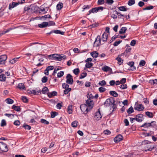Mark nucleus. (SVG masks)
Segmentation results:
<instances>
[{
    "instance_id": "obj_64",
    "label": "nucleus",
    "mask_w": 157,
    "mask_h": 157,
    "mask_svg": "<svg viewBox=\"0 0 157 157\" xmlns=\"http://www.w3.org/2000/svg\"><path fill=\"white\" fill-rule=\"evenodd\" d=\"M96 8L97 12L99 11H102L104 9V7L102 6H99Z\"/></svg>"
},
{
    "instance_id": "obj_35",
    "label": "nucleus",
    "mask_w": 157,
    "mask_h": 157,
    "mask_svg": "<svg viewBox=\"0 0 157 157\" xmlns=\"http://www.w3.org/2000/svg\"><path fill=\"white\" fill-rule=\"evenodd\" d=\"M48 91V89L47 87H44L42 90V92L43 94H45Z\"/></svg>"
},
{
    "instance_id": "obj_63",
    "label": "nucleus",
    "mask_w": 157,
    "mask_h": 157,
    "mask_svg": "<svg viewBox=\"0 0 157 157\" xmlns=\"http://www.w3.org/2000/svg\"><path fill=\"white\" fill-rule=\"evenodd\" d=\"M122 41L121 40H119L118 41H116L113 44V45L115 46H117L119 44H120L121 42Z\"/></svg>"
},
{
    "instance_id": "obj_26",
    "label": "nucleus",
    "mask_w": 157,
    "mask_h": 157,
    "mask_svg": "<svg viewBox=\"0 0 157 157\" xmlns=\"http://www.w3.org/2000/svg\"><path fill=\"white\" fill-rule=\"evenodd\" d=\"M12 109H14L15 111H20L21 108L19 106H16L15 105H13L12 106Z\"/></svg>"
},
{
    "instance_id": "obj_15",
    "label": "nucleus",
    "mask_w": 157,
    "mask_h": 157,
    "mask_svg": "<svg viewBox=\"0 0 157 157\" xmlns=\"http://www.w3.org/2000/svg\"><path fill=\"white\" fill-rule=\"evenodd\" d=\"M135 110H137L139 111L143 110L144 109V107L141 104H139L137 105L136 107L134 108Z\"/></svg>"
},
{
    "instance_id": "obj_20",
    "label": "nucleus",
    "mask_w": 157,
    "mask_h": 157,
    "mask_svg": "<svg viewBox=\"0 0 157 157\" xmlns=\"http://www.w3.org/2000/svg\"><path fill=\"white\" fill-rule=\"evenodd\" d=\"M18 5V3L14 2H13L12 3H10L9 5V9L10 10Z\"/></svg>"
},
{
    "instance_id": "obj_16",
    "label": "nucleus",
    "mask_w": 157,
    "mask_h": 157,
    "mask_svg": "<svg viewBox=\"0 0 157 157\" xmlns=\"http://www.w3.org/2000/svg\"><path fill=\"white\" fill-rule=\"evenodd\" d=\"M108 37V34L107 33L104 32L101 36V40L104 42L107 41Z\"/></svg>"
},
{
    "instance_id": "obj_29",
    "label": "nucleus",
    "mask_w": 157,
    "mask_h": 157,
    "mask_svg": "<svg viewBox=\"0 0 157 157\" xmlns=\"http://www.w3.org/2000/svg\"><path fill=\"white\" fill-rule=\"evenodd\" d=\"M63 7V4L62 3L59 2L57 5L56 8L58 10H61Z\"/></svg>"
},
{
    "instance_id": "obj_53",
    "label": "nucleus",
    "mask_w": 157,
    "mask_h": 157,
    "mask_svg": "<svg viewBox=\"0 0 157 157\" xmlns=\"http://www.w3.org/2000/svg\"><path fill=\"white\" fill-rule=\"evenodd\" d=\"M6 121L4 119L2 120L1 121V126L2 127H3L5 126L6 125Z\"/></svg>"
},
{
    "instance_id": "obj_23",
    "label": "nucleus",
    "mask_w": 157,
    "mask_h": 157,
    "mask_svg": "<svg viewBox=\"0 0 157 157\" xmlns=\"http://www.w3.org/2000/svg\"><path fill=\"white\" fill-rule=\"evenodd\" d=\"M90 54L94 58H97L98 56V53L96 51L93 52L91 53Z\"/></svg>"
},
{
    "instance_id": "obj_45",
    "label": "nucleus",
    "mask_w": 157,
    "mask_h": 157,
    "mask_svg": "<svg viewBox=\"0 0 157 157\" xmlns=\"http://www.w3.org/2000/svg\"><path fill=\"white\" fill-rule=\"evenodd\" d=\"M87 74L86 72H83L80 75V76L79 77V78L80 79H82L83 78H84L85 77H86L87 76Z\"/></svg>"
},
{
    "instance_id": "obj_42",
    "label": "nucleus",
    "mask_w": 157,
    "mask_h": 157,
    "mask_svg": "<svg viewBox=\"0 0 157 157\" xmlns=\"http://www.w3.org/2000/svg\"><path fill=\"white\" fill-rule=\"evenodd\" d=\"M146 63V62L144 60H141L140 61L139 65L140 67L144 66Z\"/></svg>"
},
{
    "instance_id": "obj_11",
    "label": "nucleus",
    "mask_w": 157,
    "mask_h": 157,
    "mask_svg": "<svg viewBox=\"0 0 157 157\" xmlns=\"http://www.w3.org/2000/svg\"><path fill=\"white\" fill-rule=\"evenodd\" d=\"M144 119L143 115L142 114H139L136 115L135 117L136 120L138 122L142 121Z\"/></svg>"
},
{
    "instance_id": "obj_10",
    "label": "nucleus",
    "mask_w": 157,
    "mask_h": 157,
    "mask_svg": "<svg viewBox=\"0 0 157 157\" xmlns=\"http://www.w3.org/2000/svg\"><path fill=\"white\" fill-rule=\"evenodd\" d=\"M101 43V37L100 36L98 35L94 42V46L95 47H98L100 44Z\"/></svg>"
},
{
    "instance_id": "obj_21",
    "label": "nucleus",
    "mask_w": 157,
    "mask_h": 157,
    "mask_svg": "<svg viewBox=\"0 0 157 157\" xmlns=\"http://www.w3.org/2000/svg\"><path fill=\"white\" fill-rule=\"evenodd\" d=\"M131 50V48L130 47L128 46V47L126 48L125 51L122 54L126 56H127L128 53L130 52Z\"/></svg>"
},
{
    "instance_id": "obj_40",
    "label": "nucleus",
    "mask_w": 157,
    "mask_h": 157,
    "mask_svg": "<svg viewBox=\"0 0 157 157\" xmlns=\"http://www.w3.org/2000/svg\"><path fill=\"white\" fill-rule=\"evenodd\" d=\"M93 65V64L92 63H87L85 67L87 68H90Z\"/></svg>"
},
{
    "instance_id": "obj_37",
    "label": "nucleus",
    "mask_w": 157,
    "mask_h": 157,
    "mask_svg": "<svg viewBox=\"0 0 157 157\" xmlns=\"http://www.w3.org/2000/svg\"><path fill=\"white\" fill-rule=\"evenodd\" d=\"M135 3V0H129L128 2V5L129 6H131L134 4Z\"/></svg>"
},
{
    "instance_id": "obj_4",
    "label": "nucleus",
    "mask_w": 157,
    "mask_h": 157,
    "mask_svg": "<svg viewBox=\"0 0 157 157\" xmlns=\"http://www.w3.org/2000/svg\"><path fill=\"white\" fill-rule=\"evenodd\" d=\"M0 150L3 152H6L8 150L6 144L3 142H0Z\"/></svg>"
},
{
    "instance_id": "obj_41",
    "label": "nucleus",
    "mask_w": 157,
    "mask_h": 157,
    "mask_svg": "<svg viewBox=\"0 0 157 157\" xmlns=\"http://www.w3.org/2000/svg\"><path fill=\"white\" fill-rule=\"evenodd\" d=\"M127 85L126 84H122L119 87H117V88L118 89V88L119 87L121 89H124L127 88Z\"/></svg>"
},
{
    "instance_id": "obj_22",
    "label": "nucleus",
    "mask_w": 157,
    "mask_h": 157,
    "mask_svg": "<svg viewBox=\"0 0 157 157\" xmlns=\"http://www.w3.org/2000/svg\"><path fill=\"white\" fill-rule=\"evenodd\" d=\"M57 94V93L56 91H53L52 92L48 93V97L50 98H52L53 96H55Z\"/></svg>"
},
{
    "instance_id": "obj_18",
    "label": "nucleus",
    "mask_w": 157,
    "mask_h": 157,
    "mask_svg": "<svg viewBox=\"0 0 157 157\" xmlns=\"http://www.w3.org/2000/svg\"><path fill=\"white\" fill-rule=\"evenodd\" d=\"M54 33L56 34H60L62 35L64 34V32H61L59 30H52L51 31L50 33H47L48 34H50L52 33Z\"/></svg>"
},
{
    "instance_id": "obj_27",
    "label": "nucleus",
    "mask_w": 157,
    "mask_h": 157,
    "mask_svg": "<svg viewBox=\"0 0 157 157\" xmlns=\"http://www.w3.org/2000/svg\"><path fill=\"white\" fill-rule=\"evenodd\" d=\"M110 95L114 97H117L118 96L117 93L114 91H111L109 92Z\"/></svg>"
},
{
    "instance_id": "obj_38",
    "label": "nucleus",
    "mask_w": 157,
    "mask_h": 157,
    "mask_svg": "<svg viewBox=\"0 0 157 157\" xmlns=\"http://www.w3.org/2000/svg\"><path fill=\"white\" fill-rule=\"evenodd\" d=\"M58 114L57 112H52L51 113V117L52 118H53L55 117L56 116H57Z\"/></svg>"
},
{
    "instance_id": "obj_6",
    "label": "nucleus",
    "mask_w": 157,
    "mask_h": 157,
    "mask_svg": "<svg viewBox=\"0 0 157 157\" xmlns=\"http://www.w3.org/2000/svg\"><path fill=\"white\" fill-rule=\"evenodd\" d=\"M67 80L66 82L69 84L71 85L73 83V80L72 76L70 74H68L66 76Z\"/></svg>"
},
{
    "instance_id": "obj_58",
    "label": "nucleus",
    "mask_w": 157,
    "mask_h": 157,
    "mask_svg": "<svg viewBox=\"0 0 157 157\" xmlns=\"http://www.w3.org/2000/svg\"><path fill=\"white\" fill-rule=\"evenodd\" d=\"M115 11H113V13H112L111 15V17L114 19H116L117 18V16L115 15L116 14V13L114 12Z\"/></svg>"
},
{
    "instance_id": "obj_17",
    "label": "nucleus",
    "mask_w": 157,
    "mask_h": 157,
    "mask_svg": "<svg viewBox=\"0 0 157 157\" xmlns=\"http://www.w3.org/2000/svg\"><path fill=\"white\" fill-rule=\"evenodd\" d=\"M48 25V22H43L40 24L38 25V26L40 28H44L47 27Z\"/></svg>"
},
{
    "instance_id": "obj_14",
    "label": "nucleus",
    "mask_w": 157,
    "mask_h": 157,
    "mask_svg": "<svg viewBox=\"0 0 157 157\" xmlns=\"http://www.w3.org/2000/svg\"><path fill=\"white\" fill-rule=\"evenodd\" d=\"M102 70L104 71L111 72L112 71V69L107 66H105L102 68Z\"/></svg>"
},
{
    "instance_id": "obj_34",
    "label": "nucleus",
    "mask_w": 157,
    "mask_h": 157,
    "mask_svg": "<svg viewBox=\"0 0 157 157\" xmlns=\"http://www.w3.org/2000/svg\"><path fill=\"white\" fill-rule=\"evenodd\" d=\"M134 112V110L133 107L131 106L127 110V112L128 114H131Z\"/></svg>"
},
{
    "instance_id": "obj_50",
    "label": "nucleus",
    "mask_w": 157,
    "mask_h": 157,
    "mask_svg": "<svg viewBox=\"0 0 157 157\" xmlns=\"http://www.w3.org/2000/svg\"><path fill=\"white\" fill-rule=\"evenodd\" d=\"M154 6H150L146 7V8H144L143 9V10H148L152 9L153 8Z\"/></svg>"
},
{
    "instance_id": "obj_28",
    "label": "nucleus",
    "mask_w": 157,
    "mask_h": 157,
    "mask_svg": "<svg viewBox=\"0 0 157 157\" xmlns=\"http://www.w3.org/2000/svg\"><path fill=\"white\" fill-rule=\"evenodd\" d=\"M51 17V16L49 14H48L46 15H45L44 16H41L40 17V19L41 20L43 19V20H44L45 19L47 18H50Z\"/></svg>"
},
{
    "instance_id": "obj_2",
    "label": "nucleus",
    "mask_w": 157,
    "mask_h": 157,
    "mask_svg": "<svg viewBox=\"0 0 157 157\" xmlns=\"http://www.w3.org/2000/svg\"><path fill=\"white\" fill-rule=\"evenodd\" d=\"M49 58L52 59H54L58 61H60L63 58H65L60 55L57 54H53L52 55H50L48 56Z\"/></svg>"
},
{
    "instance_id": "obj_59",
    "label": "nucleus",
    "mask_w": 157,
    "mask_h": 157,
    "mask_svg": "<svg viewBox=\"0 0 157 157\" xmlns=\"http://www.w3.org/2000/svg\"><path fill=\"white\" fill-rule=\"evenodd\" d=\"M106 82L104 80H102V81H100L98 84L100 86H104L106 84Z\"/></svg>"
},
{
    "instance_id": "obj_9",
    "label": "nucleus",
    "mask_w": 157,
    "mask_h": 157,
    "mask_svg": "<svg viewBox=\"0 0 157 157\" xmlns=\"http://www.w3.org/2000/svg\"><path fill=\"white\" fill-rule=\"evenodd\" d=\"M98 110V111L95 113L94 118V120L96 121H98L101 119L102 117L101 114L99 109Z\"/></svg>"
},
{
    "instance_id": "obj_24",
    "label": "nucleus",
    "mask_w": 157,
    "mask_h": 157,
    "mask_svg": "<svg viewBox=\"0 0 157 157\" xmlns=\"http://www.w3.org/2000/svg\"><path fill=\"white\" fill-rule=\"evenodd\" d=\"M127 30V28L126 27H123L121 28V29L120 30L119 33L120 34H122L124 33L126 30Z\"/></svg>"
},
{
    "instance_id": "obj_8",
    "label": "nucleus",
    "mask_w": 157,
    "mask_h": 157,
    "mask_svg": "<svg viewBox=\"0 0 157 157\" xmlns=\"http://www.w3.org/2000/svg\"><path fill=\"white\" fill-rule=\"evenodd\" d=\"M7 59V56L6 55L0 56V65L4 64L5 62Z\"/></svg>"
},
{
    "instance_id": "obj_33",
    "label": "nucleus",
    "mask_w": 157,
    "mask_h": 157,
    "mask_svg": "<svg viewBox=\"0 0 157 157\" xmlns=\"http://www.w3.org/2000/svg\"><path fill=\"white\" fill-rule=\"evenodd\" d=\"M118 8L120 10L123 11H126L128 9L127 8H125V7L124 6L119 7H118Z\"/></svg>"
},
{
    "instance_id": "obj_51",
    "label": "nucleus",
    "mask_w": 157,
    "mask_h": 157,
    "mask_svg": "<svg viewBox=\"0 0 157 157\" xmlns=\"http://www.w3.org/2000/svg\"><path fill=\"white\" fill-rule=\"evenodd\" d=\"M64 75V72L63 71H60L58 72L57 74V77L58 78H60L62 76Z\"/></svg>"
},
{
    "instance_id": "obj_56",
    "label": "nucleus",
    "mask_w": 157,
    "mask_h": 157,
    "mask_svg": "<svg viewBox=\"0 0 157 157\" xmlns=\"http://www.w3.org/2000/svg\"><path fill=\"white\" fill-rule=\"evenodd\" d=\"M114 12L116 13V14L117 15L118 17V18H121V17H124V16L123 14H121L120 13H118L116 10Z\"/></svg>"
},
{
    "instance_id": "obj_55",
    "label": "nucleus",
    "mask_w": 157,
    "mask_h": 157,
    "mask_svg": "<svg viewBox=\"0 0 157 157\" xmlns=\"http://www.w3.org/2000/svg\"><path fill=\"white\" fill-rule=\"evenodd\" d=\"M105 1L104 0H98V5H101L105 3Z\"/></svg>"
},
{
    "instance_id": "obj_49",
    "label": "nucleus",
    "mask_w": 157,
    "mask_h": 157,
    "mask_svg": "<svg viewBox=\"0 0 157 157\" xmlns=\"http://www.w3.org/2000/svg\"><path fill=\"white\" fill-rule=\"evenodd\" d=\"M150 142L148 140H144L142 142V144L143 147L145 145H146L147 144L149 143Z\"/></svg>"
},
{
    "instance_id": "obj_30",
    "label": "nucleus",
    "mask_w": 157,
    "mask_h": 157,
    "mask_svg": "<svg viewBox=\"0 0 157 157\" xmlns=\"http://www.w3.org/2000/svg\"><path fill=\"white\" fill-rule=\"evenodd\" d=\"M146 115L150 118H152L153 117V114L152 113L148 111L145 112Z\"/></svg>"
},
{
    "instance_id": "obj_62",
    "label": "nucleus",
    "mask_w": 157,
    "mask_h": 157,
    "mask_svg": "<svg viewBox=\"0 0 157 157\" xmlns=\"http://www.w3.org/2000/svg\"><path fill=\"white\" fill-rule=\"evenodd\" d=\"M105 90V89L103 87H100L99 88V91L101 93L103 92Z\"/></svg>"
},
{
    "instance_id": "obj_32",
    "label": "nucleus",
    "mask_w": 157,
    "mask_h": 157,
    "mask_svg": "<svg viewBox=\"0 0 157 157\" xmlns=\"http://www.w3.org/2000/svg\"><path fill=\"white\" fill-rule=\"evenodd\" d=\"M6 101L7 103L10 104H13V101L10 98L6 99Z\"/></svg>"
},
{
    "instance_id": "obj_39",
    "label": "nucleus",
    "mask_w": 157,
    "mask_h": 157,
    "mask_svg": "<svg viewBox=\"0 0 157 157\" xmlns=\"http://www.w3.org/2000/svg\"><path fill=\"white\" fill-rule=\"evenodd\" d=\"M30 92L31 94H36L37 93H40L41 92V91L40 90H39L36 91V90H33L30 91Z\"/></svg>"
},
{
    "instance_id": "obj_31",
    "label": "nucleus",
    "mask_w": 157,
    "mask_h": 157,
    "mask_svg": "<svg viewBox=\"0 0 157 157\" xmlns=\"http://www.w3.org/2000/svg\"><path fill=\"white\" fill-rule=\"evenodd\" d=\"M6 79V77L4 74L0 75V80L2 81H4Z\"/></svg>"
},
{
    "instance_id": "obj_12",
    "label": "nucleus",
    "mask_w": 157,
    "mask_h": 157,
    "mask_svg": "<svg viewBox=\"0 0 157 157\" xmlns=\"http://www.w3.org/2000/svg\"><path fill=\"white\" fill-rule=\"evenodd\" d=\"M123 138V136L121 135H118L114 138V141L116 143H117L122 140Z\"/></svg>"
},
{
    "instance_id": "obj_43",
    "label": "nucleus",
    "mask_w": 157,
    "mask_h": 157,
    "mask_svg": "<svg viewBox=\"0 0 157 157\" xmlns=\"http://www.w3.org/2000/svg\"><path fill=\"white\" fill-rule=\"evenodd\" d=\"M19 58H14V59L10 60V62L12 64H14L17 60Z\"/></svg>"
},
{
    "instance_id": "obj_57",
    "label": "nucleus",
    "mask_w": 157,
    "mask_h": 157,
    "mask_svg": "<svg viewBox=\"0 0 157 157\" xmlns=\"http://www.w3.org/2000/svg\"><path fill=\"white\" fill-rule=\"evenodd\" d=\"M62 87L64 89H67L69 88V86L67 84H66L65 83H63L62 85Z\"/></svg>"
},
{
    "instance_id": "obj_48",
    "label": "nucleus",
    "mask_w": 157,
    "mask_h": 157,
    "mask_svg": "<svg viewBox=\"0 0 157 157\" xmlns=\"http://www.w3.org/2000/svg\"><path fill=\"white\" fill-rule=\"evenodd\" d=\"M116 59L118 61V63L121 65L123 62V60L120 57H118L116 58Z\"/></svg>"
},
{
    "instance_id": "obj_60",
    "label": "nucleus",
    "mask_w": 157,
    "mask_h": 157,
    "mask_svg": "<svg viewBox=\"0 0 157 157\" xmlns=\"http://www.w3.org/2000/svg\"><path fill=\"white\" fill-rule=\"evenodd\" d=\"M23 127L25 129L29 130L31 128V126L27 124H24L23 126Z\"/></svg>"
},
{
    "instance_id": "obj_46",
    "label": "nucleus",
    "mask_w": 157,
    "mask_h": 157,
    "mask_svg": "<svg viewBox=\"0 0 157 157\" xmlns=\"http://www.w3.org/2000/svg\"><path fill=\"white\" fill-rule=\"evenodd\" d=\"M77 121H73L71 123V126L73 127H76L77 126Z\"/></svg>"
},
{
    "instance_id": "obj_52",
    "label": "nucleus",
    "mask_w": 157,
    "mask_h": 157,
    "mask_svg": "<svg viewBox=\"0 0 157 157\" xmlns=\"http://www.w3.org/2000/svg\"><path fill=\"white\" fill-rule=\"evenodd\" d=\"M40 121L42 123H44L46 124H49V122L48 121L43 119H41Z\"/></svg>"
},
{
    "instance_id": "obj_25",
    "label": "nucleus",
    "mask_w": 157,
    "mask_h": 157,
    "mask_svg": "<svg viewBox=\"0 0 157 157\" xmlns=\"http://www.w3.org/2000/svg\"><path fill=\"white\" fill-rule=\"evenodd\" d=\"M97 11L96 8H92L91 10H90L89 11V13H88L87 15H89L91 13H97Z\"/></svg>"
},
{
    "instance_id": "obj_19",
    "label": "nucleus",
    "mask_w": 157,
    "mask_h": 157,
    "mask_svg": "<svg viewBox=\"0 0 157 157\" xmlns=\"http://www.w3.org/2000/svg\"><path fill=\"white\" fill-rule=\"evenodd\" d=\"M24 10L25 13H33L34 12L31 9L28 7H25L24 8Z\"/></svg>"
},
{
    "instance_id": "obj_3",
    "label": "nucleus",
    "mask_w": 157,
    "mask_h": 157,
    "mask_svg": "<svg viewBox=\"0 0 157 157\" xmlns=\"http://www.w3.org/2000/svg\"><path fill=\"white\" fill-rule=\"evenodd\" d=\"M156 146L153 145L151 142L147 144L146 145H145L143 147V150L145 151H151L154 149L156 148Z\"/></svg>"
},
{
    "instance_id": "obj_44",
    "label": "nucleus",
    "mask_w": 157,
    "mask_h": 157,
    "mask_svg": "<svg viewBox=\"0 0 157 157\" xmlns=\"http://www.w3.org/2000/svg\"><path fill=\"white\" fill-rule=\"evenodd\" d=\"M87 97L89 99H93L94 97L92 94L90 92L87 94Z\"/></svg>"
},
{
    "instance_id": "obj_5",
    "label": "nucleus",
    "mask_w": 157,
    "mask_h": 157,
    "mask_svg": "<svg viewBox=\"0 0 157 157\" xmlns=\"http://www.w3.org/2000/svg\"><path fill=\"white\" fill-rule=\"evenodd\" d=\"M156 125V122L155 121H151V123L146 122L142 125L141 127L144 128H148L150 127H154Z\"/></svg>"
},
{
    "instance_id": "obj_13",
    "label": "nucleus",
    "mask_w": 157,
    "mask_h": 157,
    "mask_svg": "<svg viewBox=\"0 0 157 157\" xmlns=\"http://www.w3.org/2000/svg\"><path fill=\"white\" fill-rule=\"evenodd\" d=\"M128 64L130 66V68L128 69L129 70L133 71L136 70V67L134 66V62H129L128 63Z\"/></svg>"
},
{
    "instance_id": "obj_7",
    "label": "nucleus",
    "mask_w": 157,
    "mask_h": 157,
    "mask_svg": "<svg viewBox=\"0 0 157 157\" xmlns=\"http://www.w3.org/2000/svg\"><path fill=\"white\" fill-rule=\"evenodd\" d=\"M113 101V98L112 97L110 98H108L106 100L104 103V105L106 106H109L112 105Z\"/></svg>"
},
{
    "instance_id": "obj_36",
    "label": "nucleus",
    "mask_w": 157,
    "mask_h": 157,
    "mask_svg": "<svg viewBox=\"0 0 157 157\" xmlns=\"http://www.w3.org/2000/svg\"><path fill=\"white\" fill-rule=\"evenodd\" d=\"M18 87L20 89H24L25 88V86L22 83H20L19 84Z\"/></svg>"
},
{
    "instance_id": "obj_47",
    "label": "nucleus",
    "mask_w": 157,
    "mask_h": 157,
    "mask_svg": "<svg viewBox=\"0 0 157 157\" xmlns=\"http://www.w3.org/2000/svg\"><path fill=\"white\" fill-rule=\"evenodd\" d=\"M71 90V88H70L66 89L64 90V93L65 94H67Z\"/></svg>"
},
{
    "instance_id": "obj_61",
    "label": "nucleus",
    "mask_w": 157,
    "mask_h": 157,
    "mask_svg": "<svg viewBox=\"0 0 157 157\" xmlns=\"http://www.w3.org/2000/svg\"><path fill=\"white\" fill-rule=\"evenodd\" d=\"M48 80V78L46 76H44V77L42 78V82L43 83H45Z\"/></svg>"
},
{
    "instance_id": "obj_54",
    "label": "nucleus",
    "mask_w": 157,
    "mask_h": 157,
    "mask_svg": "<svg viewBox=\"0 0 157 157\" xmlns=\"http://www.w3.org/2000/svg\"><path fill=\"white\" fill-rule=\"evenodd\" d=\"M79 72V70L78 68L75 69L73 70V73L75 75H78Z\"/></svg>"
},
{
    "instance_id": "obj_1",
    "label": "nucleus",
    "mask_w": 157,
    "mask_h": 157,
    "mask_svg": "<svg viewBox=\"0 0 157 157\" xmlns=\"http://www.w3.org/2000/svg\"><path fill=\"white\" fill-rule=\"evenodd\" d=\"M86 105H80V108L82 111V109H86V111L84 113L86 114L91 109L93 106V101L90 99L87 100L86 101Z\"/></svg>"
}]
</instances>
